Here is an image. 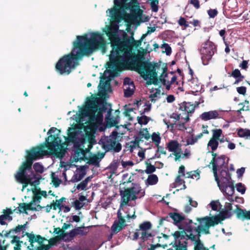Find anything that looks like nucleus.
I'll return each mask as SVG.
<instances>
[{
	"label": "nucleus",
	"mask_w": 250,
	"mask_h": 250,
	"mask_svg": "<svg viewBox=\"0 0 250 250\" xmlns=\"http://www.w3.org/2000/svg\"><path fill=\"white\" fill-rule=\"evenodd\" d=\"M219 145V140L211 138L208 143V147H210L212 151H215Z\"/></svg>",
	"instance_id": "nucleus-29"
},
{
	"label": "nucleus",
	"mask_w": 250,
	"mask_h": 250,
	"mask_svg": "<svg viewBox=\"0 0 250 250\" xmlns=\"http://www.w3.org/2000/svg\"><path fill=\"white\" fill-rule=\"evenodd\" d=\"M164 122L165 123L166 125H167V127H169L170 126L171 128H174L175 127H177V129L181 131H185L187 129V127H186L185 125V123H178L177 124H176V123H170V122H166L165 120H164Z\"/></svg>",
	"instance_id": "nucleus-27"
},
{
	"label": "nucleus",
	"mask_w": 250,
	"mask_h": 250,
	"mask_svg": "<svg viewBox=\"0 0 250 250\" xmlns=\"http://www.w3.org/2000/svg\"><path fill=\"white\" fill-rule=\"evenodd\" d=\"M117 217L118 219V223L121 225H126L125 224V220L124 218L122 216V213L120 210H118L117 212Z\"/></svg>",
	"instance_id": "nucleus-60"
},
{
	"label": "nucleus",
	"mask_w": 250,
	"mask_h": 250,
	"mask_svg": "<svg viewBox=\"0 0 250 250\" xmlns=\"http://www.w3.org/2000/svg\"><path fill=\"white\" fill-rule=\"evenodd\" d=\"M27 223V222H26V223L23 225L17 226L14 229H11L10 230L9 232L14 231L15 233H18V232H21V231L25 230Z\"/></svg>",
	"instance_id": "nucleus-43"
},
{
	"label": "nucleus",
	"mask_w": 250,
	"mask_h": 250,
	"mask_svg": "<svg viewBox=\"0 0 250 250\" xmlns=\"http://www.w3.org/2000/svg\"><path fill=\"white\" fill-rule=\"evenodd\" d=\"M107 109L106 110L107 114L105 115V120L106 121L107 124L110 126H116L118 124V121L120 118L119 114L120 111L119 110H116L115 111V117H112V109L111 108V104H110L107 103Z\"/></svg>",
	"instance_id": "nucleus-14"
},
{
	"label": "nucleus",
	"mask_w": 250,
	"mask_h": 250,
	"mask_svg": "<svg viewBox=\"0 0 250 250\" xmlns=\"http://www.w3.org/2000/svg\"><path fill=\"white\" fill-rule=\"evenodd\" d=\"M56 131H58L59 133L56 135H50L46 138L44 144L26 150L25 161L24 162L32 166L34 161L48 154V151L45 150L46 147L51 154H54L58 158H62L65 155L66 150L62 147V145H60L61 139L59 136L61 131L56 127H52L49 130L47 134L54 133Z\"/></svg>",
	"instance_id": "nucleus-4"
},
{
	"label": "nucleus",
	"mask_w": 250,
	"mask_h": 250,
	"mask_svg": "<svg viewBox=\"0 0 250 250\" xmlns=\"http://www.w3.org/2000/svg\"><path fill=\"white\" fill-rule=\"evenodd\" d=\"M134 93V90L129 88L125 90L124 91V96L125 97L129 98Z\"/></svg>",
	"instance_id": "nucleus-62"
},
{
	"label": "nucleus",
	"mask_w": 250,
	"mask_h": 250,
	"mask_svg": "<svg viewBox=\"0 0 250 250\" xmlns=\"http://www.w3.org/2000/svg\"><path fill=\"white\" fill-rule=\"evenodd\" d=\"M142 141L137 136L135 137V140L131 141L130 143L133 144L132 146H130L131 148H135L136 146H138L139 145L140 142Z\"/></svg>",
	"instance_id": "nucleus-59"
},
{
	"label": "nucleus",
	"mask_w": 250,
	"mask_h": 250,
	"mask_svg": "<svg viewBox=\"0 0 250 250\" xmlns=\"http://www.w3.org/2000/svg\"><path fill=\"white\" fill-rule=\"evenodd\" d=\"M158 178L155 174L149 175L146 180V183L149 185H154L157 183Z\"/></svg>",
	"instance_id": "nucleus-34"
},
{
	"label": "nucleus",
	"mask_w": 250,
	"mask_h": 250,
	"mask_svg": "<svg viewBox=\"0 0 250 250\" xmlns=\"http://www.w3.org/2000/svg\"><path fill=\"white\" fill-rule=\"evenodd\" d=\"M54 173L51 174L52 175V182L53 183L54 186L57 188L59 186L62 181L58 177H56L54 176Z\"/></svg>",
	"instance_id": "nucleus-57"
},
{
	"label": "nucleus",
	"mask_w": 250,
	"mask_h": 250,
	"mask_svg": "<svg viewBox=\"0 0 250 250\" xmlns=\"http://www.w3.org/2000/svg\"><path fill=\"white\" fill-rule=\"evenodd\" d=\"M169 216L173 220V223L176 226H178L180 229L184 230L185 226L184 222L189 219H185L184 215H181L177 212H170L168 213Z\"/></svg>",
	"instance_id": "nucleus-16"
},
{
	"label": "nucleus",
	"mask_w": 250,
	"mask_h": 250,
	"mask_svg": "<svg viewBox=\"0 0 250 250\" xmlns=\"http://www.w3.org/2000/svg\"><path fill=\"white\" fill-rule=\"evenodd\" d=\"M147 62H148V61H147ZM151 63H152L153 64L154 63H157L158 66V67H155V72L157 74V75L156 76V77H155V78H156V84H154V83H151V84H149V81H153V80H151V79H153V75L151 74V72H146V75H144V76H142L141 74H140L145 80H147V79H148V81H147L146 82V84L147 85H151V84H154V85H157L158 84V81L159 80L161 83H162L163 84V85H166V82H167V81L166 80V78H167L168 76V74L167 72L165 73H162L161 74V75L160 76L159 79L158 78V74H157V72H156V69L157 68H159L160 67V66H161V64H160V63H161V62H160L159 63L158 62H151Z\"/></svg>",
	"instance_id": "nucleus-12"
},
{
	"label": "nucleus",
	"mask_w": 250,
	"mask_h": 250,
	"mask_svg": "<svg viewBox=\"0 0 250 250\" xmlns=\"http://www.w3.org/2000/svg\"><path fill=\"white\" fill-rule=\"evenodd\" d=\"M134 186L125 188L124 190L120 191L121 196V206H125L130 201H135L137 198L144 196L145 191L142 189L140 185L132 183Z\"/></svg>",
	"instance_id": "nucleus-8"
},
{
	"label": "nucleus",
	"mask_w": 250,
	"mask_h": 250,
	"mask_svg": "<svg viewBox=\"0 0 250 250\" xmlns=\"http://www.w3.org/2000/svg\"><path fill=\"white\" fill-rule=\"evenodd\" d=\"M146 168L145 170V172L146 173L148 174H150L155 172L156 170V167L151 165L150 163H148L146 162Z\"/></svg>",
	"instance_id": "nucleus-41"
},
{
	"label": "nucleus",
	"mask_w": 250,
	"mask_h": 250,
	"mask_svg": "<svg viewBox=\"0 0 250 250\" xmlns=\"http://www.w3.org/2000/svg\"><path fill=\"white\" fill-rule=\"evenodd\" d=\"M104 155L105 152L98 153L97 154H94L88 158H87L86 160H88L87 163L90 165L99 166L101 160L104 157Z\"/></svg>",
	"instance_id": "nucleus-20"
},
{
	"label": "nucleus",
	"mask_w": 250,
	"mask_h": 250,
	"mask_svg": "<svg viewBox=\"0 0 250 250\" xmlns=\"http://www.w3.org/2000/svg\"><path fill=\"white\" fill-rule=\"evenodd\" d=\"M107 108L106 102L100 98L91 97L87 100L82 113L88 117L90 122L99 125L103 121V113Z\"/></svg>",
	"instance_id": "nucleus-6"
},
{
	"label": "nucleus",
	"mask_w": 250,
	"mask_h": 250,
	"mask_svg": "<svg viewBox=\"0 0 250 250\" xmlns=\"http://www.w3.org/2000/svg\"><path fill=\"white\" fill-rule=\"evenodd\" d=\"M236 208L233 212L236 214V218L242 221L250 220V210H247L241 208L239 205L236 206Z\"/></svg>",
	"instance_id": "nucleus-18"
},
{
	"label": "nucleus",
	"mask_w": 250,
	"mask_h": 250,
	"mask_svg": "<svg viewBox=\"0 0 250 250\" xmlns=\"http://www.w3.org/2000/svg\"><path fill=\"white\" fill-rule=\"evenodd\" d=\"M226 158V156L224 155L218 156L214 162V165H211L212 170L215 181L218 180V171H220L221 168L228 167V163H225Z\"/></svg>",
	"instance_id": "nucleus-15"
},
{
	"label": "nucleus",
	"mask_w": 250,
	"mask_h": 250,
	"mask_svg": "<svg viewBox=\"0 0 250 250\" xmlns=\"http://www.w3.org/2000/svg\"><path fill=\"white\" fill-rule=\"evenodd\" d=\"M108 10L114 22L124 20L128 25L141 19L143 12L137 0H114V7Z\"/></svg>",
	"instance_id": "nucleus-5"
},
{
	"label": "nucleus",
	"mask_w": 250,
	"mask_h": 250,
	"mask_svg": "<svg viewBox=\"0 0 250 250\" xmlns=\"http://www.w3.org/2000/svg\"><path fill=\"white\" fill-rule=\"evenodd\" d=\"M85 172L82 171L81 173H75L72 176L71 180L70 181L72 183H76L81 181L85 176Z\"/></svg>",
	"instance_id": "nucleus-33"
},
{
	"label": "nucleus",
	"mask_w": 250,
	"mask_h": 250,
	"mask_svg": "<svg viewBox=\"0 0 250 250\" xmlns=\"http://www.w3.org/2000/svg\"><path fill=\"white\" fill-rule=\"evenodd\" d=\"M240 105H241L242 107L236 111L238 114H240L241 113V112L243 111H247L250 110V107L249 105H245L244 104H240Z\"/></svg>",
	"instance_id": "nucleus-61"
},
{
	"label": "nucleus",
	"mask_w": 250,
	"mask_h": 250,
	"mask_svg": "<svg viewBox=\"0 0 250 250\" xmlns=\"http://www.w3.org/2000/svg\"><path fill=\"white\" fill-rule=\"evenodd\" d=\"M236 189L241 194H244L246 191V188L241 183H239L236 185Z\"/></svg>",
	"instance_id": "nucleus-58"
},
{
	"label": "nucleus",
	"mask_w": 250,
	"mask_h": 250,
	"mask_svg": "<svg viewBox=\"0 0 250 250\" xmlns=\"http://www.w3.org/2000/svg\"><path fill=\"white\" fill-rule=\"evenodd\" d=\"M175 156L174 160L175 161H180V158H182V149H179L178 150L172 153Z\"/></svg>",
	"instance_id": "nucleus-56"
},
{
	"label": "nucleus",
	"mask_w": 250,
	"mask_h": 250,
	"mask_svg": "<svg viewBox=\"0 0 250 250\" xmlns=\"http://www.w3.org/2000/svg\"><path fill=\"white\" fill-rule=\"evenodd\" d=\"M89 39L86 34L77 36L73 42L72 51L61 57L55 65L56 71L60 75L70 74L74 67V61L81 59L84 56L91 54L96 50L101 49L104 52L106 44L102 34L92 32Z\"/></svg>",
	"instance_id": "nucleus-2"
},
{
	"label": "nucleus",
	"mask_w": 250,
	"mask_h": 250,
	"mask_svg": "<svg viewBox=\"0 0 250 250\" xmlns=\"http://www.w3.org/2000/svg\"><path fill=\"white\" fill-rule=\"evenodd\" d=\"M200 117L202 120L204 121L222 118L220 114L216 110L204 112L200 115Z\"/></svg>",
	"instance_id": "nucleus-19"
},
{
	"label": "nucleus",
	"mask_w": 250,
	"mask_h": 250,
	"mask_svg": "<svg viewBox=\"0 0 250 250\" xmlns=\"http://www.w3.org/2000/svg\"><path fill=\"white\" fill-rule=\"evenodd\" d=\"M87 185L83 181L77 186V188L78 190H86Z\"/></svg>",
	"instance_id": "nucleus-64"
},
{
	"label": "nucleus",
	"mask_w": 250,
	"mask_h": 250,
	"mask_svg": "<svg viewBox=\"0 0 250 250\" xmlns=\"http://www.w3.org/2000/svg\"><path fill=\"white\" fill-rule=\"evenodd\" d=\"M167 148L174 153L181 148V145L176 140H170L167 144Z\"/></svg>",
	"instance_id": "nucleus-22"
},
{
	"label": "nucleus",
	"mask_w": 250,
	"mask_h": 250,
	"mask_svg": "<svg viewBox=\"0 0 250 250\" xmlns=\"http://www.w3.org/2000/svg\"><path fill=\"white\" fill-rule=\"evenodd\" d=\"M32 191L33 193V196L32 198V202L34 203L36 202H40V201L42 199V197L39 192L38 191V189L35 187L34 188L32 189Z\"/></svg>",
	"instance_id": "nucleus-37"
},
{
	"label": "nucleus",
	"mask_w": 250,
	"mask_h": 250,
	"mask_svg": "<svg viewBox=\"0 0 250 250\" xmlns=\"http://www.w3.org/2000/svg\"><path fill=\"white\" fill-rule=\"evenodd\" d=\"M87 233L88 231L86 230V228L84 226L74 228L68 232V237L65 239V241H70L77 235L85 236Z\"/></svg>",
	"instance_id": "nucleus-17"
},
{
	"label": "nucleus",
	"mask_w": 250,
	"mask_h": 250,
	"mask_svg": "<svg viewBox=\"0 0 250 250\" xmlns=\"http://www.w3.org/2000/svg\"><path fill=\"white\" fill-rule=\"evenodd\" d=\"M221 189H222L228 196V197H232L234 192L233 183L232 182L229 184L227 188H223ZM228 199L233 201V200L230 199L229 197H228Z\"/></svg>",
	"instance_id": "nucleus-26"
},
{
	"label": "nucleus",
	"mask_w": 250,
	"mask_h": 250,
	"mask_svg": "<svg viewBox=\"0 0 250 250\" xmlns=\"http://www.w3.org/2000/svg\"><path fill=\"white\" fill-rule=\"evenodd\" d=\"M13 212V211L11 209L8 208L6 210H3L4 214H2L1 215H4V218L11 221L12 220V217L10 215L12 214Z\"/></svg>",
	"instance_id": "nucleus-51"
},
{
	"label": "nucleus",
	"mask_w": 250,
	"mask_h": 250,
	"mask_svg": "<svg viewBox=\"0 0 250 250\" xmlns=\"http://www.w3.org/2000/svg\"><path fill=\"white\" fill-rule=\"evenodd\" d=\"M46 240V239L44 237H42L40 235H34V238L33 239L32 242L31 244V245L30 246L32 248H34V243L35 242H37L39 243L40 246L44 245L43 244V242Z\"/></svg>",
	"instance_id": "nucleus-31"
},
{
	"label": "nucleus",
	"mask_w": 250,
	"mask_h": 250,
	"mask_svg": "<svg viewBox=\"0 0 250 250\" xmlns=\"http://www.w3.org/2000/svg\"><path fill=\"white\" fill-rule=\"evenodd\" d=\"M178 23L180 26L184 27V29H186L189 26L188 22L186 19L182 17L179 18Z\"/></svg>",
	"instance_id": "nucleus-49"
},
{
	"label": "nucleus",
	"mask_w": 250,
	"mask_h": 250,
	"mask_svg": "<svg viewBox=\"0 0 250 250\" xmlns=\"http://www.w3.org/2000/svg\"><path fill=\"white\" fill-rule=\"evenodd\" d=\"M227 5L231 9H235L237 7L238 3L236 0H228Z\"/></svg>",
	"instance_id": "nucleus-53"
},
{
	"label": "nucleus",
	"mask_w": 250,
	"mask_h": 250,
	"mask_svg": "<svg viewBox=\"0 0 250 250\" xmlns=\"http://www.w3.org/2000/svg\"><path fill=\"white\" fill-rule=\"evenodd\" d=\"M237 134L240 137L250 136V130L248 129L240 128L238 130Z\"/></svg>",
	"instance_id": "nucleus-38"
},
{
	"label": "nucleus",
	"mask_w": 250,
	"mask_h": 250,
	"mask_svg": "<svg viewBox=\"0 0 250 250\" xmlns=\"http://www.w3.org/2000/svg\"><path fill=\"white\" fill-rule=\"evenodd\" d=\"M182 176L177 175L175 178L174 183V187H177L185 183V181L181 178Z\"/></svg>",
	"instance_id": "nucleus-52"
},
{
	"label": "nucleus",
	"mask_w": 250,
	"mask_h": 250,
	"mask_svg": "<svg viewBox=\"0 0 250 250\" xmlns=\"http://www.w3.org/2000/svg\"><path fill=\"white\" fill-rule=\"evenodd\" d=\"M13 239L11 240L12 244L16 243V246L14 247V250H21V244L23 243L22 241L20 240V237L14 235L12 236Z\"/></svg>",
	"instance_id": "nucleus-30"
},
{
	"label": "nucleus",
	"mask_w": 250,
	"mask_h": 250,
	"mask_svg": "<svg viewBox=\"0 0 250 250\" xmlns=\"http://www.w3.org/2000/svg\"><path fill=\"white\" fill-rule=\"evenodd\" d=\"M151 139L153 142L155 143L156 146H158L161 142V137L159 134H156L155 132L153 133L151 135Z\"/></svg>",
	"instance_id": "nucleus-46"
},
{
	"label": "nucleus",
	"mask_w": 250,
	"mask_h": 250,
	"mask_svg": "<svg viewBox=\"0 0 250 250\" xmlns=\"http://www.w3.org/2000/svg\"><path fill=\"white\" fill-rule=\"evenodd\" d=\"M137 136L142 141H143V140H142L143 138H145L146 140H148L150 137V135L149 134V132L147 130V129L145 128L142 130H140Z\"/></svg>",
	"instance_id": "nucleus-28"
},
{
	"label": "nucleus",
	"mask_w": 250,
	"mask_h": 250,
	"mask_svg": "<svg viewBox=\"0 0 250 250\" xmlns=\"http://www.w3.org/2000/svg\"><path fill=\"white\" fill-rule=\"evenodd\" d=\"M230 76L233 77L234 78H237V77L244 78V76L241 74L240 70L238 69L233 70L230 74Z\"/></svg>",
	"instance_id": "nucleus-55"
},
{
	"label": "nucleus",
	"mask_w": 250,
	"mask_h": 250,
	"mask_svg": "<svg viewBox=\"0 0 250 250\" xmlns=\"http://www.w3.org/2000/svg\"><path fill=\"white\" fill-rule=\"evenodd\" d=\"M179 109L189 114L192 113L194 111L195 106L190 103L184 102L180 104Z\"/></svg>",
	"instance_id": "nucleus-24"
},
{
	"label": "nucleus",
	"mask_w": 250,
	"mask_h": 250,
	"mask_svg": "<svg viewBox=\"0 0 250 250\" xmlns=\"http://www.w3.org/2000/svg\"><path fill=\"white\" fill-rule=\"evenodd\" d=\"M137 120L138 123L140 125H146L149 121V118L146 116L144 115L141 117H138Z\"/></svg>",
	"instance_id": "nucleus-45"
},
{
	"label": "nucleus",
	"mask_w": 250,
	"mask_h": 250,
	"mask_svg": "<svg viewBox=\"0 0 250 250\" xmlns=\"http://www.w3.org/2000/svg\"><path fill=\"white\" fill-rule=\"evenodd\" d=\"M219 172L220 177H227L229 176H231V174L229 173L228 171V167H225L224 168H221Z\"/></svg>",
	"instance_id": "nucleus-44"
},
{
	"label": "nucleus",
	"mask_w": 250,
	"mask_h": 250,
	"mask_svg": "<svg viewBox=\"0 0 250 250\" xmlns=\"http://www.w3.org/2000/svg\"><path fill=\"white\" fill-rule=\"evenodd\" d=\"M196 221V222H193L192 220H186L184 230L176 231L172 234L174 241L170 245H172L175 250H202L204 244L200 239L201 234H210V228L201 222L197 217Z\"/></svg>",
	"instance_id": "nucleus-3"
},
{
	"label": "nucleus",
	"mask_w": 250,
	"mask_h": 250,
	"mask_svg": "<svg viewBox=\"0 0 250 250\" xmlns=\"http://www.w3.org/2000/svg\"><path fill=\"white\" fill-rule=\"evenodd\" d=\"M232 215V212L229 210L224 209L220 212L219 214L212 215L211 216H206L202 217H197L201 222L204 223L208 228L214 227L218 225L221 221L227 218H229Z\"/></svg>",
	"instance_id": "nucleus-9"
},
{
	"label": "nucleus",
	"mask_w": 250,
	"mask_h": 250,
	"mask_svg": "<svg viewBox=\"0 0 250 250\" xmlns=\"http://www.w3.org/2000/svg\"><path fill=\"white\" fill-rule=\"evenodd\" d=\"M118 133L116 131L112 132L110 137L107 138L104 144V148L106 151L113 150L119 152L122 149V145L120 143L117 142L116 139Z\"/></svg>",
	"instance_id": "nucleus-11"
},
{
	"label": "nucleus",
	"mask_w": 250,
	"mask_h": 250,
	"mask_svg": "<svg viewBox=\"0 0 250 250\" xmlns=\"http://www.w3.org/2000/svg\"><path fill=\"white\" fill-rule=\"evenodd\" d=\"M156 146L157 147V150L156 152L155 156L158 158H160L161 157V154L166 155L167 152L163 146H159V144L158 146Z\"/></svg>",
	"instance_id": "nucleus-40"
},
{
	"label": "nucleus",
	"mask_w": 250,
	"mask_h": 250,
	"mask_svg": "<svg viewBox=\"0 0 250 250\" xmlns=\"http://www.w3.org/2000/svg\"><path fill=\"white\" fill-rule=\"evenodd\" d=\"M150 0V6L151 9L153 11L156 12L158 10V0Z\"/></svg>",
	"instance_id": "nucleus-48"
},
{
	"label": "nucleus",
	"mask_w": 250,
	"mask_h": 250,
	"mask_svg": "<svg viewBox=\"0 0 250 250\" xmlns=\"http://www.w3.org/2000/svg\"><path fill=\"white\" fill-rule=\"evenodd\" d=\"M212 138L219 140L223 133L221 129H214L212 130Z\"/></svg>",
	"instance_id": "nucleus-39"
},
{
	"label": "nucleus",
	"mask_w": 250,
	"mask_h": 250,
	"mask_svg": "<svg viewBox=\"0 0 250 250\" xmlns=\"http://www.w3.org/2000/svg\"><path fill=\"white\" fill-rule=\"evenodd\" d=\"M65 197H62L58 200H56L57 203H55L54 201H53V205H54L53 209L56 210L57 208H61L62 206V202L65 201Z\"/></svg>",
	"instance_id": "nucleus-42"
},
{
	"label": "nucleus",
	"mask_w": 250,
	"mask_h": 250,
	"mask_svg": "<svg viewBox=\"0 0 250 250\" xmlns=\"http://www.w3.org/2000/svg\"><path fill=\"white\" fill-rule=\"evenodd\" d=\"M152 227V224L149 221H145L140 224L139 226V229L137 231H140L141 236L140 239L144 242L147 240L150 237H152V234L149 232Z\"/></svg>",
	"instance_id": "nucleus-13"
},
{
	"label": "nucleus",
	"mask_w": 250,
	"mask_h": 250,
	"mask_svg": "<svg viewBox=\"0 0 250 250\" xmlns=\"http://www.w3.org/2000/svg\"><path fill=\"white\" fill-rule=\"evenodd\" d=\"M16 180L22 184V190L28 185L36 187L40 183L41 176L37 175L33 171L32 166L23 162L14 174Z\"/></svg>",
	"instance_id": "nucleus-7"
},
{
	"label": "nucleus",
	"mask_w": 250,
	"mask_h": 250,
	"mask_svg": "<svg viewBox=\"0 0 250 250\" xmlns=\"http://www.w3.org/2000/svg\"><path fill=\"white\" fill-rule=\"evenodd\" d=\"M33 168L37 173H42L43 172V167L39 163H35L33 165Z\"/></svg>",
	"instance_id": "nucleus-47"
},
{
	"label": "nucleus",
	"mask_w": 250,
	"mask_h": 250,
	"mask_svg": "<svg viewBox=\"0 0 250 250\" xmlns=\"http://www.w3.org/2000/svg\"><path fill=\"white\" fill-rule=\"evenodd\" d=\"M230 180L231 176H229L227 177H222L220 178L218 177V180L215 181L217 182V185L219 187L220 189H221L223 188H227L229 184L232 183Z\"/></svg>",
	"instance_id": "nucleus-21"
},
{
	"label": "nucleus",
	"mask_w": 250,
	"mask_h": 250,
	"mask_svg": "<svg viewBox=\"0 0 250 250\" xmlns=\"http://www.w3.org/2000/svg\"><path fill=\"white\" fill-rule=\"evenodd\" d=\"M106 36L111 42L112 51L111 52L110 62L108 64L110 68H122L129 70H134L139 74L144 76L146 72H151L154 76L149 84L156 83L155 77L157 75L155 67H158L157 63L153 64L147 61L139 59L134 52L132 51V42L134 41L133 36H129L125 33L121 39L118 35L117 28H109L105 32Z\"/></svg>",
	"instance_id": "nucleus-1"
},
{
	"label": "nucleus",
	"mask_w": 250,
	"mask_h": 250,
	"mask_svg": "<svg viewBox=\"0 0 250 250\" xmlns=\"http://www.w3.org/2000/svg\"><path fill=\"white\" fill-rule=\"evenodd\" d=\"M161 47L162 48H164L165 49V51H164L163 52H165L166 53L167 55L169 56L171 54V52H172L171 48L169 45L168 44L164 43L161 46Z\"/></svg>",
	"instance_id": "nucleus-54"
},
{
	"label": "nucleus",
	"mask_w": 250,
	"mask_h": 250,
	"mask_svg": "<svg viewBox=\"0 0 250 250\" xmlns=\"http://www.w3.org/2000/svg\"><path fill=\"white\" fill-rule=\"evenodd\" d=\"M208 13L210 18H214L218 14V11L216 9H209L208 11Z\"/></svg>",
	"instance_id": "nucleus-63"
},
{
	"label": "nucleus",
	"mask_w": 250,
	"mask_h": 250,
	"mask_svg": "<svg viewBox=\"0 0 250 250\" xmlns=\"http://www.w3.org/2000/svg\"><path fill=\"white\" fill-rule=\"evenodd\" d=\"M50 248V246L49 245H42L41 246H40L39 247H37V249H35V248H32L30 246L27 247V249L29 250H48Z\"/></svg>",
	"instance_id": "nucleus-50"
},
{
	"label": "nucleus",
	"mask_w": 250,
	"mask_h": 250,
	"mask_svg": "<svg viewBox=\"0 0 250 250\" xmlns=\"http://www.w3.org/2000/svg\"><path fill=\"white\" fill-rule=\"evenodd\" d=\"M73 129L71 127L68 128V137L65 138V140L69 142H73L76 139V133L75 131L71 132Z\"/></svg>",
	"instance_id": "nucleus-36"
},
{
	"label": "nucleus",
	"mask_w": 250,
	"mask_h": 250,
	"mask_svg": "<svg viewBox=\"0 0 250 250\" xmlns=\"http://www.w3.org/2000/svg\"><path fill=\"white\" fill-rule=\"evenodd\" d=\"M86 150H84L80 147H78L75 151V156L77 158L75 161L78 162L79 160H84L87 159L85 156Z\"/></svg>",
	"instance_id": "nucleus-25"
},
{
	"label": "nucleus",
	"mask_w": 250,
	"mask_h": 250,
	"mask_svg": "<svg viewBox=\"0 0 250 250\" xmlns=\"http://www.w3.org/2000/svg\"><path fill=\"white\" fill-rule=\"evenodd\" d=\"M125 226H126V225H121L114 222L111 227V230L114 233H117L122 230Z\"/></svg>",
	"instance_id": "nucleus-35"
},
{
	"label": "nucleus",
	"mask_w": 250,
	"mask_h": 250,
	"mask_svg": "<svg viewBox=\"0 0 250 250\" xmlns=\"http://www.w3.org/2000/svg\"><path fill=\"white\" fill-rule=\"evenodd\" d=\"M54 232L57 234L59 235L58 237L62 239H65L66 237L67 238L68 237V232H65L62 229L59 227L55 228Z\"/></svg>",
	"instance_id": "nucleus-32"
},
{
	"label": "nucleus",
	"mask_w": 250,
	"mask_h": 250,
	"mask_svg": "<svg viewBox=\"0 0 250 250\" xmlns=\"http://www.w3.org/2000/svg\"><path fill=\"white\" fill-rule=\"evenodd\" d=\"M217 51V46L212 42L208 40L202 44L200 49L201 59L203 64L205 65L208 64L211 60L212 56Z\"/></svg>",
	"instance_id": "nucleus-10"
},
{
	"label": "nucleus",
	"mask_w": 250,
	"mask_h": 250,
	"mask_svg": "<svg viewBox=\"0 0 250 250\" xmlns=\"http://www.w3.org/2000/svg\"><path fill=\"white\" fill-rule=\"evenodd\" d=\"M34 203L31 201L29 203H21L19 204V211L20 212H24L27 213V210L37 211L35 207L32 206Z\"/></svg>",
	"instance_id": "nucleus-23"
}]
</instances>
